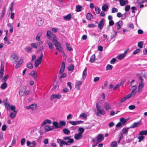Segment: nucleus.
<instances>
[{"mask_svg":"<svg viewBox=\"0 0 147 147\" xmlns=\"http://www.w3.org/2000/svg\"><path fill=\"white\" fill-rule=\"evenodd\" d=\"M145 137L143 136H140L138 137V141L139 142H140Z\"/></svg>","mask_w":147,"mask_h":147,"instance_id":"09e8293b","label":"nucleus"},{"mask_svg":"<svg viewBox=\"0 0 147 147\" xmlns=\"http://www.w3.org/2000/svg\"><path fill=\"white\" fill-rule=\"evenodd\" d=\"M32 48L29 47H26L25 49V51L27 52H29L32 50Z\"/></svg>","mask_w":147,"mask_h":147,"instance_id":"6e6d98bb","label":"nucleus"},{"mask_svg":"<svg viewBox=\"0 0 147 147\" xmlns=\"http://www.w3.org/2000/svg\"><path fill=\"white\" fill-rule=\"evenodd\" d=\"M136 107L134 105H131L129 106V107L128 108L130 109V110H133Z\"/></svg>","mask_w":147,"mask_h":147,"instance_id":"338daca9","label":"nucleus"},{"mask_svg":"<svg viewBox=\"0 0 147 147\" xmlns=\"http://www.w3.org/2000/svg\"><path fill=\"white\" fill-rule=\"evenodd\" d=\"M5 106V108L8 111L15 110L16 109L15 106L13 105H10L7 102V100H6V101L4 102Z\"/></svg>","mask_w":147,"mask_h":147,"instance_id":"7ed1b4c3","label":"nucleus"},{"mask_svg":"<svg viewBox=\"0 0 147 147\" xmlns=\"http://www.w3.org/2000/svg\"><path fill=\"white\" fill-rule=\"evenodd\" d=\"M139 79L140 81L139 82V85L138 86V92L139 93H140L143 89L144 87V84L143 82V80L141 77L139 78Z\"/></svg>","mask_w":147,"mask_h":147,"instance_id":"20e7f679","label":"nucleus"},{"mask_svg":"<svg viewBox=\"0 0 147 147\" xmlns=\"http://www.w3.org/2000/svg\"><path fill=\"white\" fill-rule=\"evenodd\" d=\"M111 146V147H117V142L115 141L112 142Z\"/></svg>","mask_w":147,"mask_h":147,"instance_id":"5fc2aeb1","label":"nucleus"},{"mask_svg":"<svg viewBox=\"0 0 147 147\" xmlns=\"http://www.w3.org/2000/svg\"><path fill=\"white\" fill-rule=\"evenodd\" d=\"M93 18V15L90 13H88L86 15L87 19L89 20H91Z\"/></svg>","mask_w":147,"mask_h":147,"instance_id":"72a5a7b5","label":"nucleus"},{"mask_svg":"<svg viewBox=\"0 0 147 147\" xmlns=\"http://www.w3.org/2000/svg\"><path fill=\"white\" fill-rule=\"evenodd\" d=\"M59 125H60V128L61 126H63L65 125L66 123L64 121H60L59 122Z\"/></svg>","mask_w":147,"mask_h":147,"instance_id":"4c0bfd02","label":"nucleus"},{"mask_svg":"<svg viewBox=\"0 0 147 147\" xmlns=\"http://www.w3.org/2000/svg\"><path fill=\"white\" fill-rule=\"evenodd\" d=\"M61 97V95L59 93L57 94H52L50 97L51 100H52L55 98L59 99Z\"/></svg>","mask_w":147,"mask_h":147,"instance_id":"6e6552de","label":"nucleus"},{"mask_svg":"<svg viewBox=\"0 0 147 147\" xmlns=\"http://www.w3.org/2000/svg\"><path fill=\"white\" fill-rule=\"evenodd\" d=\"M4 83L2 84L0 88L2 89H4L6 88L7 86V83L6 82H4Z\"/></svg>","mask_w":147,"mask_h":147,"instance_id":"58836bf2","label":"nucleus"},{"mask_svg":"<svg viewBox=\"0 0 147 147\" xmlns=\"http://www.w3.org/2000/svg\"><path fill=\"white\" fill-rule=\"evenodd\" d=\"M26 141V139L24 138H22L21 141V144L22 145H23Z\"/></svg>","mask_w":147,"mask_h":147,"instance_id":"69168bd1","label":"nucleus"},{"mask_svg":"<svg viewBox=\"0 0 147 147\" xmlns=\"http://www.w3.org/2000/svg\"><path fill=\"white\" fill-rule=\"evenodd\" d=\"M82 10V6L80 5H77L76 6V11L77 12H80Z\"/></svg>","mask_w":147,"mask_h":147,"instance_id":"e433bc0d","label":"nucleus"},{"mask_svg":"<svg viewBox=\"0 0 147 147\" xmlns=\"http://www.w3.org/2000/svg\"><path fill=\"white\" fill-rule=\"evenodd\" d=\"M104 139V137L101 134L98 135L97 136L96 140L97 143H98L102 142Z\"/></svg>","mask_w":147,"mask_h":147,"instance_id":"a211bd4d","label":"nucleus"},{"mask_svg":"<svg viewBox=\"0 0 147 147\" xmlns=\"http://www.w3.org/2000/svg\"><path fill=\"white\" fill-rule=\"evenodd\" d=\"M83 121H69L68 123L71 124L73 125H79L80 124L83 123Z\"/></svg>","mask_w":147,"mask_h":147,"instance_id":"ddd939ff","label":"nucleus"},{"mask_svg":"<svg viewBox=\"0 0 147 147\" xmlns=\"http://www.w3.org/2000/svg\"><path fill=\"white\" fill-rule=\"evenodd\" d=\"M104 107L106 110H109L111 109V107L109 103L106 102L104 104Z\"/></svg>","mask_w":147,"mask_h":147,"instance_id":"4be33fe9","label":"nucleus"},{"mask_svg":"<svg viewBox=\"0 0 147 147\" xmlns=\"http://www.w3.org/2000/svg\"><path fill=\"white\" fill-rule=\"evenodd\" d=\"M30 74L34 78L36 81L37 80V76L36 73L35 71H31Z\"/></svg>","mask_w":147,"mask_h":147,"instance_id":"b1692460","label":"nucleus"},{"mask_svg":"<svg viewBox=\"0 0 147 147\" xmlns=\"http://www.w3.org/2000/svg\"><path fill=\"white\" fill-rule=\"evenodd\" d=\"M4 64L3 62H1V66L0 69V78H2L4 72Z\"/></svg>","mask_w":147,"mask_h":147,"instance_id":"0eeeda50","label":"nucleus"},{"mask_svg":"<svg viewBox=\"0 0 147 147\" xmlns=\"http://www.w3.org/2000/svg\"><path fill=\"white\" fill-rule=\"evenodd\" d=\"M47 44L49 46V48L51 50H53V44L49 40L47 41Z\"/></svg>","mask_w":147,"mask_h":147,"instance_id":"f704fd0d","label":"nucleus"},{"mask_svg":"<svg viewBox=\"0 0 147 147\" xmlns=\"http://www.w3.org/2000/svg\"><path fill=\"white\" fill-rule=\"evenodd\" d=\"M52 123V121L49 119H46L44 120L40 125V127H43L47 124H50Z\"/></svg>","mask_w":147,"mask_h":147,"instance_id":"9b49d317","label":"nucleus"},{"mask_svg":"<svg viewBox=\"0 0 147 147\" xmlns=\"http://www.w3.org/2000/svg\"><path fill=\"white\" fill-rule=\"evenodd\" d=\"M7 128V126L6 125L4 124L2 126L1 129L2 131H4L6 130Z\"/></svg>","mask_w":147,"mask_h":147,"instance_id":"0e129e2a","label":"nucleus"},{"mask_svg":"<svg viewBox=\"0 0 147 147\" xmlns=\"http://www.w3.org/2000/svg\"><path fill=\"white\" fill-rule=\"evenodd\" d=\"M66 49L67 50L69 51H71L72 50V49L71 47L69 44L67 43H66Z\"/></svg>","mask_w":147,"mask_h":147,"instance_id":"c03bdc74","label":"nucleus"},{"mask_svg":"<svg viewBox=\"0 0 147 147\" xmlns=\"http://www.w3.org/2000/svg\"><path fill=\"white\" fill-rule=\"evenodd\" d=\"M27 67L30 69H32L33 68V66L32 64L30 62H28L27 63Z\"/></svg>","mask_w":147,"mask_h":147,"instance_id":"603ef678","label":"nucleus"},{"mask_svg":"<svg viewBox=\"0 0 147 147\" xmlns=\"http://www.w3.org/2000/svg\"><path fill=\"white\" fill-rule=\"evenodd\" d=\"M87 68L86 67L84 71L82 74V78L84 79L86 77V76L87 74L86 72Z\"/></svg>","mask_w":147,"mask_h":147,"instance_id":"79ce46f5","label":"nucleus"},{"mask_svg":"<svg viewBox=\"0 0 147 147\" xmlns=\"http://www.w3.org/2000/svg\"><path fill=\"white\" fill-rule=\"evenodd\" d=\"M127 17V14L126 13H124L122 15L121 19L122 20H124Z\"/></svg>","mask_w":147,"mask_h":147,"instance_id":"774afa93","label":"nucleus"},{"mask_svg":"<svg viewBox=\"0 0 147 147\" xmlns=\"http://www.w3.org/2000/svg\"><path fill=\"white\" fill-rule=\"evenodd\" d=\"M82 137V135L78 133L75 135L74 136V138L76 140H79Z\"/></svg>","mask_w":147,"mask_h":147,"instance_id":"2f4dec72","label":"nucleus"},{"mask_svg":"<svg viewBox=\"0 0 147 147\" xmlns=\"http://www.w3.org/2000/svg\"><path fill=\"white\" fill-rule=\"evenodd\" d=\"M109 7L108 5L106 4H104L102 6V9L103 11H106L108 9Z\"/></svg>","mask_w":147,"mask_h":147,"instance_id":"c85d7f7f","label":"nucleus"},{"mask_svg":"<svg viewBox=\"0 0 147 147\" xmlns=\"http://www.w3.org/2000/svg\"><path fill=\"white\" fill-rule=\"evenodd\" d=\"M143 42L140 41L138 43V47L140 48H142L143 47Z\"/></svg>","mask_w":147,"mask_h":147,"instance_id":"49530a36","label":"nucleus"},{"mask_svg":"<svg viewBox=\"0 0 147 147\" xmlns=\"http://www.w3.org/2000/svg\"><path fill=\"white\" fill-rule=\"evenodd\" d=\"M19 57L15 53L12 54L10 57L11 61L13 63H15L18 61Z\"/></svg>","mask_w":147,"mask_h":147,"instance_id":"39448f33","label":"nucleus"},{"mask_svg":"<svg viewBox=\"0 0 147 147\" xmlns=\"http://www.w3.org/2000/svg\"><path fill=\"white\" fill-rule=\"evenodd\" d=\"M116 61V59L115 58H113L111 60L110 63L111 64H114Z\"/></svg>","mask_w":147,"mask_h":147,"instance_id":"052dcab7","label":"nucleus"},{"mask_svg":"<svg viewBox=\"0 0 147 147\" xmlns=\"http://www.w3.org/2000/svg\"><path fill=\"white\" fill-rule=\"evenodd\" d=\"M63 131L65 134L67 135L69 134L70 133L69 131L67 129H64Z\"/></svg>","mask_w":147,"mask_h":147,"instance_id":"de8ad7c7","label":"nucleus"},{"mask_svg":"<svg viewBox=\"0 0 147 147\" xmlns=\"http://www.w3.org/2000/svg\"><path fill=\"white\" fill-rule=\"evenodd\" d=\"M87 116V115L86 113H82L80 114L79 117L82 119H86Z\"/></svg>","mask_w":147,"mask_h":147,"instance_id":"c756f323","label":"nucleus"},{"mask_svg":"<svg viewBox=\"0 0 147 147\" xmlns=\"http://www.w3.org/2000/svg\"><path fill=\"white\" fill-rule=\"evenodd\" d=\"M42 57L43 54L42 53L39 57L35 60L34 62V65L36 67H38L39 65L41 63L42 60Z\"/></svg>","mask_w":147,"mask_h":147,"instance_id":"423d86ee","label":"nucleus"},{"mask_svg":"<svg viewBox=\"0 0 147 147\" xmlns=\"http://www.w3.org/2000/svg\"><path fill=\"white\" fill-rule=\"evenodd\" d=\"M57 142L59 144V146L60 147H63V145H65V141L61 139H58L57 140Z\"/></svg>","mask_w":147,"mask_h":147,"instance_id":"aec40b11","label":"nucleus"},{"mask_svg":"<svg viewBox=\"0 0 147 147\" xmlns=\"http://www.w3.org/2000/svg\"><path fill=\"white\" fill-rule=\"evenodd\" d=\"M82 82L81 81H77L76 82L75 87L77 89L79 90L80 89V86L82 85Z\"/></svg>","mask_w":147,"mask_h":147,"instance_id":"f3484780","label":"nucleus"},{"mask_svg":"<svg viewBox=\"0 0 147 147\" xmlns=\"http://www.w3.org/2000/svg\"><path fill=\"white\" fill-rule=\"evenodd\" d=\"M65 68V64L64 62H63L62 63L60 69L59 71V73L60 74L62 73L64 70Z\"/></svg>","mask_w":147,"mask_h":147,"instance_id":"cd10ccee","label":"nucleus"},{"mask_svg":"<svg viewBox=\"0 0 147 147\" xmlns=\"http://www.w3.org/2000/svg\"><path fill=\"white\" fill-rule=\"evenodd\" d=\"M139 135L140 136H143L144 135H147V130H142L139 132Z\"/></svg>","mask_w":147,"mask_h":147,"instance_id":"ea45409f","label":"nucleus"},{"mask_svg":"<svg viewBox=\"0 0 147 147\" xmlns=\"http://www.w3.org/2000/svg\"><path fill=\"white\" fill-rule=\"evenodd\" d=\"M118 11V9L115 8V7H113L112 8V13H116Z\"/></svg>","mask_w":147,"mask_h":147,"instance_id":"e2e57ef3","label":"nucleus"},{"mask_svg":"<svg viewBox=\"0 0 147 147\" xmlns=\"http://www.w3.org/2000/svg\"><path fill=\"white\" fill-rule=\"evenodd\" d=\"M140 49L139 48L136 49L133 52V54L134 55H136L137 54L140 52Z\"/></svg>","mask_w":147,"mask_h":147,"instance_id":"8fccbe9b","label":"nucleus"},{"mask_svg":"<svg viewBox=\"0 0 147 147\" xmlns=\"http://www.w3.org/2000/svg\"><path fill=\"white\" fill-rule=\"evenodd\" d=\"M105 20L104 18L102 19L100 21L98 26V28L99 29L101 30L103 28L105 24Z\"/></svg>","mask_w":147,"mask_h":147,"instance_id":"f8f14e48","label":"nucleus"},{"mask_svg":"<svg viewBox=\"0 0 147 147\" xmlns=\"http://www.w3.org/2000/svg\"><path fill=\"white\" fill-rule=\"evenodd\" d=\"M96 106L97 109V111L96 113V115H97L100 116L101 115H104L105 114V111L100 108L98 103H96Z\"/></svg>","mask_w":147,"mask_h":147,"instance_id":"f257e3e1","label":"nucleus"},{"mask_svg":"<svg viewBox=\"0 0 147 147\" xmlns=\"http://www.w3.org/2000/svg\"><path fill=\"white\" fill-rule=\"evenodd\" d=\"M116 25L117 26V29L119 30L122 26L123 22L122 21H119L116 23Z\"/></svg>","mask_w":147,"mask_h":147,"instance_id":"412c9836","label":"nucleus"},{"mask_svg":"<svg viewBox=\"0 0 147 147\" xmlns=\"http://www.w3.org/2000/svg\"><path fill=\"white\" fill-rule=\"evenodd\" d=\"M47 37H56L50 31L48 30L47 33Z\"/></svg>","mask_w":147,"mask_h":147,"instance_id":"a878e982","label":"nucleus"},{"mask_svg":"<svg viewBox=\"0 0 147 147\" xmlns=\"http://www.w3.org/2000/svg\"><path fill=\"white\" fill-rule=\"evenodd\" d=\"M78 133H79L82 135V134L83 133L84 131V130L83 128L80 127L78 128Z\"/></svg>","mask_w":147,"mask_h":147,"instance_id":"a19ab883","label":"nucleus"},{"mask_svg":"<svg viewBox=\"0 0 147 147\" xmlns=\"http://www.w3.org/2000/svg\"><path fill=\"white\" fill-rule=\"evenodd\" d=\"M23 62V59H20L17 64H16L15 66V68L16 69L18 68L22 64Z\"/></svg>","mask_w":147,"mask_h":147,"instance_id":"5701e85b","label":"nucleus"},{"mask_svg":"<svg viewBox=\"0 0 147 147\" xmlns=\"http://www.w3.org/2000/svg\"><path fill=\"white\" fill-rule=\"evenodd\" d=\"M128 128H124L122 129L123 133L127 134L128 132Z\"/></svg>","mask_w":147,"mask_h":147,"instance_id":"864d4df0","label":"nucleus"},{"mask_svg":"<svg viewBox=\"0 0 147 147\" xmlns=\"http://www.w3.org/2000/svg\"><path fill=\"white\" fill-rule=\"evenodd\" d=\"M9 77V76L8 75H7L4 77L3 78L2 80V81L3 82H6L7 80Z\"/></svg>","mask_w":147,"mask_h":147,"instance_id":"37998d69","label":"nucleus"},{"mask_svg":"<svg viewBox=\"0 0 147 147\" xmlns=\"http://www.w3.org/2000/svg\"><path fill=\"white\" fill-rule=\"evenodd\" d=\"M141 121H139L138 122H134L130 126L131 128H134L139 126L141 125Z\"/></svg>","mask_w":147,"mask_h":147,"instance_id":"2eb2a0df","label":"nucleus"},{"mask_svg":"<svg viewBox=\"0 0 147 147\" xmlns=\"http://www.w3.org/2000/svg\"><path fill=\"white\" fill-rule=\"evenodd\" d=\"M72 14H73L70 13L66 16H63V19L66 21L70 20L72 17Z\"/></svg>","mask_w":147,"mask_h":147,"instance_id":"dca6fc26","label":"nucleus"},{"mask_svg":"<svg viewBox=\"0 0 147 147\" xmlns=\"http://www.w3.org/2000/svg\"><path fill=\"white\" fill-rule=\"evenodd\" d=\"M13 4H14L13 2H12V3H11L9 5V7H10V11H11V12L13 11Z\"/></svg>","mask_w":147,"mask_h":147,"instance_id":"680f3d73","label":"nucleus"},{"mask_svg":"<svg viewBox=\"0 0 147 147\" xmlns=\"http://www.w3.org/2000/svg\"><path fill=\"white\" fill-rule=\"evenodd\" d=\"M42 41H40L38 43H32L31 44V46L32 47L35 48L36 49L40 45L42 44Z\"/></svg>","mask_w":147,"mask_h":147,"instance_id":"6ab92c4d","label":"nucleus"},{"mask_svg":"<svg viewBox=\"0 0 147 147\" xmlns=\"http://www.w3.org/2000/svg\"><path fill=\"white\" fill-rule=\"evenodd\" d=\"M44 128L46 132L51 131L54 129L53 126L46 125L44 127Z\"/></svg>","mask_w":147,"mask_h":147,"instance_id":"4468645a","label":"nucleus"},{"mask_svg":"<svg viewBox=\"0 0 147 147\" xmlns=\"http://www.w3.org/2000/svg\"><path fill=\"white\" fill-rule=\"evenodd\" d=\"M113 67L112 65L108 64L106 66V69L107 70H111L112 69Z\"/></svg>","mask_w":147,"mask_h":147,"instance_id":"3c124183","label":"nucleus"},{"mask_svg":"<svg viewBox=\"0 0 147 147\" xmlns=\"http://www.w3.org/2000/svg\"><path fill=\"white\" fill-rule=\"evenodd\" d=\"M36 105L35 104H32L26 108L28 109H32V110H34L36 109Z\"/></svg>","mask_w":147,"mask_h":147,"instance_id":"393cba45","label":"nucleus"},{"mask_svg":"<svg viewBox=\"0 0 147 147\" xmlns=\"http://www.w3.org/2000/svg\"><path fill=\"white\" fill-rule=\"evenodd\" d=\"M95 55L94 54L90 58V61L91 62H94L95 60Z\"/></svg>","mask_w":147,"mask_h":147,"instance_id":"a18cd8bd","label":"nucleus"},{"mask_svg":"<svg viewBox=\"0 0 147 147\" xmlns=\"http://www.w3.org/2000/svg\"><path fill=\"white\" fill-rule=\"evenodd\" d=\"M26 87L25 86H22L19 91V94L21 96H23L26 90Z\"/></svg>","mask_w":147,"mask_h":147,"instance_id":"1a4fd4ad","label":"nucleus"},{"mask_svg":"<svg viewBox=\"0 0 147 147\" xmlns=\"http://www.w3.org/2000/svg\"><path fill=\"white\" fill-rule=\"evenodd\" d=\"M130 8V7L129 5H127L125 7V9L126 12L129 11Z\"/></svg>","mask_w":147,"mask_h":147,"instance_id":"13d9d810","label":"nucleus"},{"mask_svg":"<svg viewBox=\"0 0 147 147\" xmlns=\"http://www.w3.org/2000/svg\"><path fill=\"white\" fill-rule=\"evenodd\" d=\"M52 42L54 44L57 49L60 52H61L63 51L62 48L60 43L58 42L56 39L53 38L52 40Z\"/></svg>","mask_w":147,"mask_h":147,"instance_id":"f03ea898","label":"nucleus"},{"mask_svg":"<svg viewBox=\"0 0 147 147\" xmlns=\"http://www.w3.org/2000/svg\"><path fill=\"white\" fill-rule=\"evenodd\" d=\"M36 20L37 21V24L38 26H41L44 22V21L43 19L40 17H37L36 18Z\"/></svg>","mask_w":147,"mask_h":147,"instance_id":"9d476101","label":"nucleus"},{"mask_svg":"<svg viewBox=\"0 0 147 147\" xmlns=\"http://www.w3.org/2000/svg\"><path fill=\"white\" fill-rule=\"evenodd\" d=\"M53 124L54 126L55 127V128H60V125H59V123H58L56 121L53 122Z\"/></svg>","mask_w":147,"mask_h":147,"instance_id":"473e14b6","label":"nucleus"},{"mask_svg":"<svg viewBox=\"0 0 147 147\" xmlns=\"http://www.w3.org/2000/svg\"><path fill=\"white\" fill-rule=\"evenodd\" d=\"M95 11L96 14H99L100 11V9L98 7H95Z\"/></svg>","mask_w":147,"mask_h":147,"instance_id":"4d7b16f0","label":"nucleus"},{"mask_svg":"<svg viewBox=\"0 0 147 147\" xmlns=\"http://www.w3.org/2000/svg\"><path fill=\"white\" fill-rule=\"evenodd\" d=\"M73 115L71 114H69L67 117V119L69 120L73 118Z\"/></svg>","mask_w":147,"mask_h":147,"instance_id":"bf43d9fd","label":"nucleus"},{"mask_svg":"<svg viewBox=\"0 0 147 147\" xmlns=\"http://www.w3.org/2000/svg\"><path fill=\"white\" fill-rule=\"evenodd\" d=\"M17 111L15 110L13 112H11L9 115L10 116L12 119L14 118L17 114Z\"/></svg>","mask_w":147,"mask_h":147,"instance_id":"bb28decb","label":"nucleus"},{"mask_svg":"<svg viewBox=\"0 0 147 147\" xmlns=\"http://www.w3.org/2000/svg\"><path fill=\"white\" fill-rule=\"evenodd\" d=\"M125 57V54H121L117 56V58L118 59L121 60Z\"/></svg>","mask_w":147,"mask_h":147,"instance_id":"7c9ffc66","label":"nucleus"},{"mask_svg":"<svg viewBox=\"0 0 147 147\" xmlns=\"http://www.w3.org/2000/svg\"><path fill=\"white\" fill-rule=\"evenodd\" d=\"M120 122L124 125L127 122V120L123 117L121 118L120 119Z\"/></svg>","mask_w":147,"mask_h":147,"instance_id":"c9c22d12","label":"nucleus"}]
</instances>
